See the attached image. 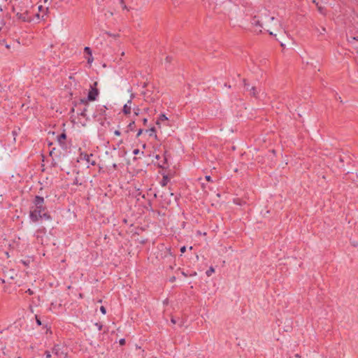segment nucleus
<instances>
[{"label": "nucleus", "instance_id": "nucleus-31", "mask_svg": "<svg viewBox=\"0 0 358 358\" xmlns=\"http://www.w3.org/2000/svg\"><path fill=\"white\" fill-rule=\"evenodd\" d=\"M125 343V339L124 338H121L120 340V345H124Z\"/></svg>", "mask_w": 358, "mask_h": 358}, {"label": "nucleus", "instance_id": "nucleus-30", "mask_svg": "<svg viewBox=\"0 0 358 358\" xmlns=\"http://www.w3.org/2000/svg\"><path fill=\"white\" fill-rule=\"evenodd\" d=\"M26 292H27L30 295H32L34 294V292L31 289H28Z\"/></svg>", "mask_w": 358, "mask_h": 358}, {"label": "nucleus", "instance_id": "nucleus-19", "mask_svg": "<svg viewBox=\"0 0 358 358\" xmlns=\"http://www.w3.org/2000/svg\"><path fill=\"white\" fill-rule=\"evenodd\" d=\"M94 325L96 327L99 331H101L102 329L103 325L101 323H95Z\"/></svg>", "mask_w": 358, "mask_h": 358}, {"label": "nucleus", "instance_id": "nucleus-9", "mask_svg": "<svg viewBox=\"0 0 358 358\" xmlns=\"http://www.w3.org/2000/svg\"><path fill=\"white\" fill-rule=\"evenodd\" d=\"M42 219H44L45 220H51V217L48 213H45L44 211L41 213V215L40 217V220H42Z\"/></svg>", "mask_w": 358, "mask_h": 358}, {"label": "nucleus", "instance_id": "nucleus-14", "mask_svg": "<svg viewBox=\"0 0 358 358\" xmlns=\"http://www.w3.org/2000/svg\"><path fill=\"white\" fill-rule=\"evenodd\" d=\"M146 131L149 132L150 136L155 135V136H156L155 127H152L151 129L147 130Z\"/></svg>", "mask_w": 358, "mask_h": 358}, {"label": "nucleus", "instance_id": "nucleus-33", "mask_svg": "<svg viewBox=\"0 0 358 358\" xmlns=\"http://www.w3.org/2000/svg\"><path fill=\"white\" fill-rule=\"evenodd\" d=\"M142 132H143V129H139L138 133H137V136H139L142 134Z\"/></svg>", "mask_w": 358, "mask_h": 358}, {"label": "nucleus", "instance_id": "nucleus-35", "mask_svg": "<svg viewBox=\"0 0 358 358\" xmlns=\"http://www.w3.org/2000/svg\"><path fill=\"white\" fill-rule=\"evenodd\" d=\"M143 122L144 124H146V123L148 122V119L147 118H144L143 120Z\"/></svg>", "mask_w": 358, "mask_h": 358}, {"label": "nucleus", "instance_id": "nucleus-18", "mask_svg": "<svg viewBox=\"0 0 358 358\" xmlns=\"http://www.w3.org/2000/svg\"><path fill=\"white\" fill-rule=\"evenodd\" d=\"M87 62L89 64H92V62L94 60L93 57H92V54L88 55V57H87Z\"/></svg>", "mask_w": 358, "mask_h": 358}, {"label": "nucleus", "instance_id": "nucleus-38", "mask_svg": "<svg viewBox=\"0 0 358 358\" xmlns=\"http://www.w3.org/2000/svg\"><path fill=\"white\" fill-rule=\"evenodd\" d=\"M171 321V322H172V323H173V324H175V323H176V320H175L173 318H172Z\"/></svg>", "mask_w": 358, "mask_h": 358}, {"label": "nucleus", "instance_id": "nucleus-26", "mask_svg": "<svg viewBox=\"0 0 358 358\" xmlns=\"http://www.w3.org/2000/svg\"><path fill=\"white\" fill-rule=\"evenodd\" d=\"M139 152H140V150H139L138 149H134V150H133V154H134V155H136L139 154Z\"/></svg>", "mask_w": 358, "mask_h": 358}, {"label": "nucleus", "instance_id": "nucleus-20", "mask_svg": "<svg viewBox=\"0 0 358 358\" xmlns=\"http://www.w3.org/2000/svg\"><path fill=\"white\" fill-rule=\"evenodd\" d=\"M86 112H87V108H85L82 111L81 113H80V115L83 117H85L86 116Z\"/></svg>", "mask_w": 358, "mask_h": 358}, {"label": "nucleus", "instance_id": "nucleus-45", "mask_svg": "<svg viewBox=\"0 0 358 358\" xmlns=\"http://www.w3.org/2000/svg\"><path fill=\"white\" fill-rule=\"evenodd\" d=\"M153 358H157V357H153Z\"/></svg>", "mask_w": 358, "mask_h": 358}, {"label": "nucleus", "instance_id": "nucleus-40", "mask_svg": "<svg viewBox=\"0 0 358 358\" xmlns=\"http://www.w3.org/2000/svg\"><path fill=\"white\" fill-rule=\"evenodd\" d=\"M166 60H167V62H169V57H166Z\"/></svg>", "mask_w": 358, "mask_h": 358}, {"label": "nucleus", "instance_id": "nucleus-7", "mask_svg": "<svg viewBox=\"0 0 358 358\" xmlns=\"http://www.w3.org/2000/svg\"><path fill=\"white\" fill-rule=\"evenodd\" d=\"M34 205L37 208H40L41 207H44L43 206L44 203V198L40 196H36L34 201Z\"/></svg>", "mask_w": 358, "mask_h": 358}, {"label": "nucleus", "instance_id": "nucleus-25", "mask_svg": "<svg viewBox=\"0 0 358 358\" xmlns=\"http://www.w3.org/2000/svg\"><path fill=\"white\" fill-rule=\"evenodd\" d=\"M166 185V178L164 177L162 181V185L165 186Z\"/></svg>", "mask_w": 358, "mask_h": 358}, {"label": "nucleus", "instance_id": "nucleus-36", "mask_svg": "<svg viewBox=\"0 0 358 358\" xmlns=\"http://www.w3.org/2000/svg\"><path fill=\"white\" fill-rule=\"evenodd\" d=\"M81 103H87V101L86 100H84V99H82L81 100Z\"/></svg>", "mask_w": 358, "mask_h": 358}, {"label": "nucleus", "instance_id": "nucleus-22", "mask_svg": "<svg viewBox=\"0 0 358 358\" xmlns=\"http://www.w3.org/2000/svg\"><path fill=\"white\" fill-rule=\"evenodd\" d=\"M100 311L102 313V314L105 315L106 313V310L104 306L100 307Z\"/></svg>", "mask_w": 358, "mask_h": 358}, {"label": "nucleus", "instance_id": "nucleus-39", "mask_svg": "<svg viewBox=\"0 0 358 358\" xmlns=\"http://www.w3.org/2000/svg\"><path fill=\"white\" fill-rule=\"evenodd\" d=\"M6 47L7 48H10V45H8V44H6Z\"/></svg>", "mask_w": 358, "mask_h": 358}, {"label": "nucleus", "instance_id": "nucleus-5", "mask_svg": "<svg viewBox=\"0 0 358 358\" xmlns=\"http://www.w3.org/2000/svg\"><path fill=\"white\" fill-rule=\"evenodd\" d=\"M16 17L18 20L22 22H31V17L29 15L27 11L23 13H17Z\"/></svg>", "mask_w": 358, "mask_h": 358}, {"label": "nucleus", "instance_id": "nucleus-11", "mask_svg": "<svg viewBox=\"0 0 358 358\" xmlns=\"http://www.w3.org/2000/svg\"><path fill=\"white\" fill-rule=\"evenodd\" d=\"M348 41L351 43H352L355 41H358V33L355 36L348 37Z\"/></svg>", "mask_w": 358, "mask_h": 358}, {"label": "nucleus", "instance_id": "nucleus-27", "mask_svg": "<svg viewBox=\"0 0 358 358\" xmlns=\"http://www.w3.org/2000/svg\"><path fill=\"white\" fill-rule=\"evenodd\" d=\"M185 251H186V247L185 246H182V247L180 248L181 253H184Z\"/></svg>", "mask_w": 358, "mask_h": 358}, {"label": "nucleus", "instance_id": "nucleus-42", "mask_svg": "<svg viewBox=\"0 0 358 358\" xmlns=\"http://www.w3.org/2000/svg\"><path fill=\"white\" fill-rule=\"evenodd\" d=\"M48 0H43L44 3L48 2Z\"/></svg>", "mask_w": 358, "mask_h": 358}, {"label": "nucleus", "instance_id": "nucleus-15", "mask_svg": "<svg viewBox=\"0 0 358 358\" xmlns=\"http://www.w3.org/2000/svg\"><path fill=\"white\" fill-rule=\"evenodd\" d=\"M317 31L319 34L322 35L326 32V29L324 27H321L320 29H317Z\"/></svg>", "mask_w": 358, "mask_h": 358}, {"label": "nucleus", "instance_id": "nucleus-1", "mask_svg": "<svg viewBox=\"0 0 358 358\" xmlns=\"http://www.w3.org/2000/svg\"><path fill=\"white\" fill-rule=\"evenodd\" d=\"M252 23L259 29V31H262V29H264L270 35H273V32L270 31L271 28L275 27L278 29L281 27V24L279 21L274 17L269 16L268 11L266 9L262 10L261 13L258 15H255Z\"/></svg>", "mask_w": 358, "mask_h": 358}, {"label": "nucleus", "instance_id": "nucleus-8", "mask_svg": "<svg viewBox=\"0 0 358 358\" xmlns=\"http://www.w3.org/2000/svg\"><path fill=\"white\" fill-rule=\"evenodd\" d=\"M131 99H129L128 100L127 103H125L123 106V109H122V112L126 114V115H129L131 113Z\"/></svg>", "mask_w": 358, "mask_h": 358}, {"label": "nucleus", "instance_id": "nucleus-17", "mask_svg": "<svg viewBox=\"0 0 358 358\" xmlns=\"http://www.w3.org/2000/svg\"><path fill=\"white\" fill-rule=\"evenodd\" d=\"M84 51L85 53H87L88 55H92V50L89 47H85L84 48Z\"/></svg>", "mask_w": 358, "mask_h": 358}, {"label": "nucleus", "instance_id": "nucleus-24", "mask_svg": "<svg viewBox=\"0 0 358 358\" xmlns=\"http://www.w3.org/2000/svg\"><path fill=\"white\" fill-rule=\"evenodd\" d=\"M45 355L46 358H50L51 357V353L49 351H45Z\"/></svg>", "mask_w": 358, "mask_h": 358}, {"label": "nucleus", "instance_id": "nucleus-21", "mask_svg": "<svg viewBox=\"0 0 358 358\" xmlns=\"http://www.w3.org/2000/svg\"><path fill=\"white\" fill-rule=\"evenodd\" d=\"M35 318H36V324L38 325V326H41V320L38 317L37 315L35 316Z\"/></svg>", "mask_w": 358, "mask_h": 358}, {"label": "nucleus", "instance_id": "nucleus-34", "mask_svg": "<svg viewBox=\"0 0 358 358\" xmlns=\"http://www.w3.org/2000/svg\"><path fill=\"white\" fill-rule=\"evenodd\" d=\"M206 180H208V181H211V177L210 176H206Z\"/></svg>", "mask_w": 358, "mask_h": 358}, {"label": "nucleus", "instance_id": "nucleus-12", "mask_svg": "<svg viewBox=\"0 0 358 358\" xmlns=\"http://www.w3.org/2000/svg\"><path fill=\"white\" fill-rule=\"evenodd\" d=\"M66 138V135L64 133H62L59 136H57V140L59 143H62V141L65 140Z\"/></svg>", "mask_w": 358, "mask_h": 358}, {"label": "nucleus", "instance_id": "nucleus-16", "mask_svg": "<svg viewBox=\"0 0 358 358\" xmlns=\"http://www.w3.org/2000/svg\"><path fill=\"white\" fill-rule=\"evenodd\" d=\"M215 270L213 267H210V268L206 271V275L210 276L213 273H214Z\"/></svg>", "mask_w": 358, "mask_h": 358}, {"label": "nucleus", "instance_id": "nucleus-37", "mask_svg": "<svg viewBox=\"0 0 358 358\" xmlns=\"http://www.w3.org/2000/svg\"><path fill=\"white\" fill-rule=\"evenodd\" d=\"M134 97V94H131V96H130V99L132 100Z\"/></svg>", "mask_w": 358, "mask_h": 358}, {"label": "nucleus", "instance_id": "nucleus-29", "mask_svg": "<svg viewBox=\"0 0 358 358\" xmlns=\"http://www.w3.org/2000/svg\"><path fill=\"white\" fill-rule=\"evenodd\" d=\"M114 134L116 135V136H120L121 133L119 130H115L114 131Z\"/></svg>", "mask_w": 358, "mask_h": 358}, {"label": "nucleus", "instance_id": "nucleus-10", "mask_svg": "<svg viewBox=\"0 0 358 358\" xmlns=\"http://www.w3.org/2000/svg\"><path fill=\"white\" fill-rule=\"evenodd\" d=\"M168 120L167 117L164 114H161L159 117V119L157 121V124H159L161 122H164Z\"/></svg>", "mask_w": 358, "mask_h": 358}, {"label": "nucleus", "instance_id": "nucleus-44", "mask_svg": "<svg viewBox=\"0 0 358 358\" xmlns=\"http://www.w3.org/2000/svg\"><path fill=\"white\" fill-rule=\"evenodd\" d=\"M135 114L137 115L138 114V111H135Z\"/></svg>", "mask_w": 358, "mask_h": 358}, {"label": "nucleus", "instance_id": "nucleus-4", "mask_svg": "<svg viewBox=\"0 0 358 358\" xmlns=\"http://www.w3.org/2000/svg\"><path fill=\"white\" fill-rule=\"evenodd\" d=\"M93 155L92 154H84L81 153L80 156V160H85L87 163V168L90 167V165L94 166L96 164L95 161L92 160Z\"/></svg>", "mask_w": 358, "mask_h": 358}, {"label": "nucleus", "instance_id": "nucleus-28", "mask_svg": "<svg viewBox=\"0 0 358 358\" xmlns=\"http://www.w3.org/2000/svg\"><path fill=\"white\" fill-rule=\"evenodd\" d=\"M251 93L255 96V87H251V89L250 90Z\"/></svg>", "mask_w": 358, "mask_h": 358}, {"label": "nucleus", "instance_id": "nucleus-23", "mask_svg": "<svg viewBox=\"0 0 358 358\" xmlns=\"http://www.w3.org/2000/svg\"><path fill=\"white\" fill-rule=\"evenodd\" d=\"M134 124H135V122H130L129 124L128 127L131 130V129H133V127H134Z\"/></svg>", "mask_w": 358, "mask_h": 358}, {"label": "nucleus", "instance_id": "nucleus-2", "mask_svg": "<svg viewBox=\"0 0 358 358\" xmlns=\"http://www.w3.org/2000/svg\"><path fill=\"white\" fill-rule=\"evenodd\" d=\"M45 210V207H41L40 208H35L34 210H31L29 212V217L33 222H36L40 220L41 213Z\"/></svg>", "mask_w": 358, "mask_h": 358}, {"label": "nucleus", "instance_id": "nucleus-32", "mask_svg": "<svg viewBox=\"0 0 358 358\" xmlns=\"http://www.w3.org/2000/svg\"><path fill=\"white\" fill-rule=\"evenodd\" d=\"M38 9L39 11H42L45 8H43V6L42 5H40V6H38Z\"/></svg>", "mask_w": 358, "mask_h": 358}, {"label": "nucleus", "instance_id": "nucleus-6", "mask_svg": "<svg viewBox=\"0 0 358 358\" xmlns=\"http://www.w3.org/2000/svg\"><path fill=\"white\" fill-rule=\"evenodd\" d=\"M52 352L58 357H62V356H63L64 357H66V354L64 353L62 348L59 345L54 346V348L52 349Z\"/></svg>", "mask_w": 358, "mask_h": 358}, {"label": "nucleus", "instance_id": "nucleus-13", "mask_svg": "<svg viewBox=\"0 0 358 358\" xmlns=\"http://www.w3.org/2000/svg\"><path fill=\"white\" fill-rule=\"evenodd\" d=\"M120 1V3L122 8L123 10H129V9L128 8V7L125 5L124 2V0H119Z\"/></svg>", "mask_w": 358, "mask_h": 358}, {"label": "nucleus", "instance_id": "nucleus-3", "mask_svg": "<svg viewBox=\"0 0 358 358\" xmlns=\"http://www.w3.org/2000/svg\"><path fill=\"white\" fill-rule=\"evenodd\" d=\"M97 83H94L91 85L90 90L87 94V100L90 101H95L99 95V90L96 88Z\"/></svg>", "mask_w": 358, "mask_h": 358}, {"label": "nucleus", "instance_id": "nucleus-41", "mask_svg": "<svg viewBox=\"0 0 358 358\" xmlns=\"http://www.w3.org/2000/svg\"><path fill=\"white\" fill-rule=\"evenodd\" d=\"M155 158L159 159V155H156Z\"/></svg>", "mask_w": 358, "mask_h": 358}, {"label": "nucleus", "instance_id": "nucleus-43", "mask_svg": "<svg viewBox=\"0 0 358 358\" xmlns=\"http://www.w3.org/2000/svg\"><path fill=\"white\" fill-rule=\"evenodd\" d=\"M280 45L283 47V46H284V44H283L282 43H280Z\"/></svg>", "mask_w": 358, "mask_h": 358}]
</instances>
